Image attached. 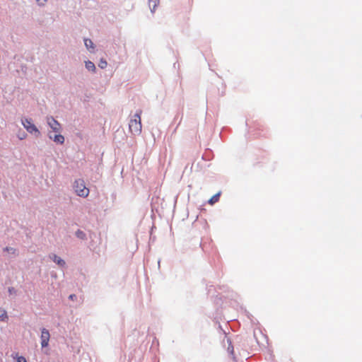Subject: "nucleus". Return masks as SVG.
<instances>
[{"label": "nucleus", "instance_id": "obj_4", "mask_svg": "<svg viewBox=\"0 0 362 362\" xmlns=\"http://www.w3.org/2000/svg\"><path fill=\"white\" fill-rule=\"evenodd\" d=\"M48 125L54 132H60L61 125L60 124L52 117H48L47 118Z\"/></svg>", "mask_w": 362, "mask_h": 362}, {"label": "nucleus", "instance_id": "obj_19", "mask_svg": "<svg viewBox=\"0 0 362 362\" xmlns=\"http://www.w3.org/2000/svg\"><path fill=\"white\" fill-rule=\"evenodd\" d=\"M230 350H231V352H233V348H230Z\"/></svg>", "mask_w": 362, "mask_h": 362}, {"label": "nucleus", "instance_id": "obj_18", "mask_svg": "<svg viewBox=\"0 0 362 362\" xmlns=\"http://www.w3.org/2000/svg\"><path fill=\"white\" fill-rule=\"evenodd\" d=\"M69 298L70 300H74L76 298V296L75 294H71V295L69 296Z\"/></svg>", "mask_w": 362, "mask_h": 362}, {"label": "nucleus", "instance_id": "obj_17", "mask_svg": "<svg viewBox=\"0 0 362 362\" xmlns=\"http://www.w3.org/2000/svg\"><path fill=\"white\" fill-rule=\"evenodd\" d=\"M25 137H26V134L24 132L22 134L18 135V138L21 140L24 139Z\"/></svg>", "mask_w": 362, "mask_h": 362}, {"label": "nucleus", "instance_id": "obj_3", "mask_svg": "<svg viewBox=\"0 0 362 362\" xmlns=\"http://www.w3.org/2000/svg\"><path fill=\"white\" fill-rule=\"evenodd\" d=\"M22 124L24 128L32 134H34L36 137H39L40 136V132L37 127L33 123L31 119H23L21 120Z\"/></svg>", "mask_w": 362, "mask_h": 362}, {"label": "nucleus", "instance_id": "obj_14", "mask_svg": "<svg viewBox=\"0 0 362 362\" xmlns=\"http://www.w3.org/2000/svg\"><path fill=\"white\" fill-rule=\"evenodd\" d=\"M76 235L78 238H81V239L84 238V237L86 236L85 233L80 230H78L76 231Z\"/></svg>", "mask_w": 362, "mask_h": 362}, {"label": "nucleus", "instance_id": "obj_7", "mask_svg": "<svg viewBox=\"0 0 362 362\" xmlns=\"http://www.w3.org/2000/svg\"><path fill=\"white\" fill-rule=\"evenodd\" d=\"M52 259L54 262H56L59 266L63 267L65 265V262L56 255H53Z\"/></svg>", "mask_w": 362, "mask_h": 362}, {"label": "nucleus", "instance_id": "obj_20", "mask_svg": "<svg viewBox=\"0 0 362 362\" xmlns=\"http://www.w3.org/2000/svg\"><path fill=\"white\" fill-rule=\"evenodd\" d=\"M230 350H231V352H233V348H230Z\"/></svg>", "mask_w": 362, "mask_h": 362}, {"label": "nucleus", "instance_id": "obj_12", "mask_svg": "<svg viewBox=\"0 0 362 362\" xmlns=\"http://www.w3.org/2000/svg\"><path fill=\"white\" fill-rule=\"evenodd\" d=\"M85 45L88 49L93 48V42L89 39H85Z\"/></svg>", "mask_w": 362, "mask_h": 362}, {"label": "nucleus", "instance_id": "obj_16", "mask_svg": "<svg viewBox=\"0 0 362 362\" xmlns=\"http://www.w3.org/2000/svg\"><path fill=\"white\" fill-rule=\"evenodd\" d=\"M17 362H27L26 359L23 356H19L17 358Z\"/></svg>", "mask_w": 362, "mask_h": 362}, {"label": "nucleus", "instance_id": "obj_15", "mask_svg": "<svg viewBox=\"0 0 362 362\" xmlns=\"http://www.w3.org/2000/svg\"><path fill=\"white\" fill-rule=\"evenodd\" d=\"M5 250H6L8 252H10L12 254H15L16 251V249H14L13 247H6Z\"/></svg>", "mask_w": 362, "mask_h": 362}, {"label": "nucleus", "instance_id": "obj_8", "mask_svg": "<svg viewBox=\"0 0 362 362\" xmlns=\"http://www.w3.org/2000/svg\"><path fill=\"white\" fill-rule=\"evenodd\" d=\"M85 65H86V68L88 70V71H90L92 72H95V64L90 62V61H86L85 62Z\"/></svg>", "mask_w": 362, "mask_h": 362}, {"label": "nucleus", "instance_id": "obj_11", "mask_svg": "<svg viewBox=\"0 0 362 362\" xmlns=\"http://www.w3.org/2000/svg\"><path fill=\"white\" fill-rule=\"evenodd\" d=\"M158 1V0H148L149 7L152 11L156 8Z\"/></svg>", "mask_w": 362, "mask_h": 362}, {"label": "nucleus", "instance_id": "obj_13", "mask_svg": "<svg viewBox=\"0 0 362 362\" xmlns=\"http://www.w3.org/2000/svg\"><path fill=\"white\" fill-rule=\"evenodd\" d=\"M107 62L105 59H100L98 66L101 69H105L107 66Z\"/></svg>", "mask_w": 362, "mask_h": 362}, {"label": "nucleus", "instance_id": "obj_6", "mask_svg": "<svg viewBox=\"0 0 362 362\" xmlns=\"http://www.w3.org/2000/svg\"><path fill=\"white\" fill-rule=\"evenodd\" d=\"M49 137L52 139L54 142L62 144L64 142V137L62 134H55L54 136L51 134H49Z\"/></svg>", "mask_w": 362, "mask_h": 362}, {"label": "nucleus", "instance_id": "obj_1", "mask_svg": "<svg viewBox=\"0 0 362 362\" xmlns=\"http://www.w3.org/2000/svg\"><path fill=\"white\" fill-rule=\"evenodd\" d=\"M141 111L140 110L130 119L129 128L132 134H139L141 132Z\"/></svg>", "mask_w": 362, "mask_h": 362}, {"label": "nucleus", "instance_id": "obj_10", "mask_svg": "<svg viewBox=\"0 0 362 362\" xmlns=\"http://www.w3.org/2000/svg\"><path fill=\"white\" fill-rule=\"evenodd\" d=\"M8 319V315L5 310L0 308V320L5 321Z\"/></svg>", "mask_w": 362, "mask_h": 362}, {"label": "nucleus", "instance_id": "obj_5", "mask_svg": "<svg viewBox=\"0 0 362 362\" xmlns=\"http://www.w3.org/2000/svg\"><path fill=\"white\" fill-rule=\"evenodd\" d=\"M49 337L50 335L49 331L43 328L41 332V345L42 347H46L48 346Z\"/></svg>", "mask_w": 362, "mask_h": 362}, {"label": "nucleus", "instance_id": "obj_9", "mask_svg": "<svg viewBox=\"0 0 362 362\" xmlns=\"http://www.w3.org/2000/svg\"><path fill=\"white\" fill-rule=\"evenodd\" d=\"M220 194H221V192H218L216 194H214L209 200V203L211 204V205H213L214 204H215L216 202H217L219 199V197H220Z\"/></svg>", "mask_w": 362, "mask_h": 362}, {"label": "nucleus", "instance_id": "obj_2", "mask_svg": "<svg viewBox=\"0 0 362 362\" xmlns=\"http://www.w3.org/2000/svg\"><path fill=\"white\" fill-rule=\"evenodd\" d=\"M74 189L76 194L81 197H87L89 194V189L86 187L85 182L82 179L76 180L74 183Z\"/></svg>", "mask_w": 362, "mask_h": 362}]
</instances>
